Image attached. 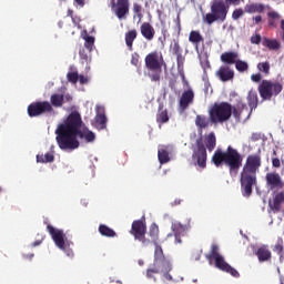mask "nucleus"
Instances as JSON below:
<instances>
[{
    "label": "nucleus",
    "mask_w": 284,
    "mask_h": 284,
    "mask_svg": "<svg viewBox=\"0 0 284 284\" xmlns=\"http://www.w3.org/2000/svg\"><path fill=\"white\" fill-rule=\"evenodd\" d=\"M83 120L78 111H72L63 123L55 129V141L60 150H78L81 143L80 139H84L87 143H92L97 136L90 130L81 131Z\"/></svg>",
    "instance_id": "nucleus-1"
},
{
    "label": "nucleus",
    "mask_w": 284,
    "mask_h": 284,
    "mask_svg": "<svg viewBox=\"0 0 284 284\" xmlns=\"http://www.w3.org/2000/svg\"><path fill=\"white\" fill-rule=\"evenodd\" d=\"M261 165H263L261 151L246 158L240 178L243 196H252V187L256 185V173L261 170Z\"/></svg>",
    "instance_id": "nucleus-2"
},
{
    "label": "nucleus",
    "mask_w": 284,
    "mask_h": 284,
    "mask_svg": "<svg viewBox=\"0 0 284 284\" xmlns=\"http://www.w3.org/2000/svg\"><path fill=\"white\" fill-rule=\"evenodd\" d=\"M211 163H213L215 168H223L224 165L229 169L231 176H236L239 170L243 168V155H241L239 150L229 145L225 151L217 149L211 158Z\"/></svg>",
    "instance_id": "nucleus-3"
},
{
    "label": "nucleus",
    "mask_w": 284,
    "mask_h": 284,
    "mask_svg": "<svg viewBox=\"0 0 284 284\" xmlns=\"http://www.w3.org/2000/svg\"><path fill=\"white\" fill-rule=\"evenodd\" d=\"M144 64L146 70H149V79L154 83L161 81V74H163V65L165 68V60L163 59V53L159 51H152L144 58Z\"/></svg>",
    "instance_id": "nucleus-4"
},
{
    "label": "nucleus",
    "mask_w": 284,
    "mask_h": 284,
    "mask_svg": "<svg viewBox=\"0 0 284 284\" xmlns=\"http://www.w3.org/2000/svg\"><path fill=\"white\" fill-rule=\"evenodd\" d=\"M227 12H230V7L225 3L224 0H213L211 2V12L203 16V22L206 26H212V23H224L227 19Z\"/></svg>",
    "instance_id": "nucleus-5"
},
{
    "label": "nucleus",
    "mask_w": 284,
    "mask_h": 284,
    "mask_svg": "<svg viewBox=\"0 0 284 284\" xmlns=\"http://www.w3.org/2000/svg\"><path fill=\"white\" fill-rule=\"evenodd\" d=\"M209 116L211 123L216 125V123H225L232 118V104L229 102L214 103L209 110Z\"/></svg>",
    "instance_id": "nucleus-6"
},
{
    "label": "nucleus",
    "mask_w": 284,
    "mask_h": 284,
    "mask_svg": "<svg viewBox=\"0 0 284 284\" xmlns=\"http://www.w3.org/2000/svg\"><path fill=\"white\" fill-rule=\"evenodd\" d=\"M206 258L207 261H215V267H217V270H221L222 272H226L227 274H231V276H234V278H239V276H241L239 271H236V268L227 264V262H225L223 256L219 253V245L213 244L211 246V251L206 255Z\"/></svg>",
    "instance_id": "nucleus-7"
},
{
    "label": "nucleus",
    "mask_w": 284,
    "mask_h": 284,
    "mask_svg": "<svg viewBox=\"0 0 284 284\" xmlns=\"http://www.w3.org/2000/svg\"><path fill=\"white\" fill-rule=\"evenodd\" d=\"M257 90L262 101H272L273 97H278L283 92V84L278 81L262 80Z\"/></svg>",
    "instance_id": "nucleus-8"
},
{
    "label": "nucleus",
    "mask_w": 284,
    "mask_h": 284,
    "mask_svg": "<svg viewBox=\"0 0 284 284\" xmlns=\"http://www.w3.org/2000/svg\"><path fill=\"white\" fill-rule=\"evenodd\" d=\"M148 233V224H145V217L142 216L141 220H135L132 222L130 234L134 236L135 241H139L143 247H148L151 241L150 239L145 237Z\"/></svg>",
    "instance_id": "nucleus-9"
},
{
    "label": "nucleus",
    "mask_w": 284,
    "mask_h": 284,
    "mask_svg": "<svg viewBox=\"0 0 284 284\" xmlns=\"http://www.w3.org/2000/svg\"><path fill=\"white\" fill-rule=\"evenodd\" d=\"M192 162L193 165L200 170H205L207 168V149H205L202 139L196 140V149L193 150Z\"/></svg>",
    "instance_id": "nucleus-10"
},
{
    "label": "nucleus",
    "mask_w": 284,
    "mask_h": 284,
    "mask_svg": "<svg viewBox=\"0 0 284 284\" xmlns=\"http://www.w3.org/2000/svg\"><path fill=\"white\" fill-rule=\"evenodd\" d=\"M47 232L50 234L52 241L59 247L67 253V256H74V252L72 250L65 251V233L61 229H55L51 224L47 225Z\"/></svg>",
    "instance_id": "nucleus-11"
},
{
    "label": "nucleus",
    "mask_w": 284,
    "mask_h": 284,
    "mask_svg": "<svg viewBox=\"0 0 284 284\" xmlns=\"http://www.w3.org/2000/svg\"><path fill=\"white\" fill-rule=\"evenodd\" d=\"M27 112L32 119L34 116H41L42 114H51L54 112V108L48 101H38L28 105Z\"/></svg>",
    "instance_id": "nucleus-12"
},
{
    "label": "nucleus",
    "mask_w": 284,
    "mask_h": 284,
    "mask_svg": "<svg viewBox=\"0 0 284 284\" xmlns=\"http://www.w3.org/2000/svg\"><path fill=\"white\" fill-rule=\"evenodd\" d=\"M111 10L120 21L128 19L130 14V0H111Z\"/></svg>",
    "instance_id": "nucleus-13"
},
{
    "label": "nucleus",
    "mask_w": 284,
    "mask_h": 284,
    "mask_svg": "<svg viewBox=\"0 0 284 284\" xmlns=\"http://www.w3.org/2000/svg\"><path fill=\"white\" fill-rule=\"evenodd\" d=\"M82 39L84 40V47L80 48L79 55L82 61H90V53L92 52L94 48V37L89 36L85 33Z\"/></svg>",
    "instance_id": "nucleus-14"
},
{
    "label": "nucleus",
    "mask_w": 284,
    "mask_h": 284,
    "mask_svg": "<svg viewBox=\"0 0 284 284\" xmlns=\"http://www.w3.org/2000/svg\"><path fill=\"white\" fill-rule=\"evenodd\" d=\"M154 244V265L161 266L162 272H170L172 267L170 266V261H168L163 254V247H161V245H159L156 242Z\"/></svg>",
    "instance_id": "nucleus-15"
},
{
    "label": "nucleus",
    "mask_w": 284,
    "mask_h": 284,
    "mask_svg": "<svg viewBox=\"0 0 284 284\" xmlns=\"http://www.w3.org/2000/svg\"><path fill=\"white\" fill-rule=\"evenodd\" d=\"M266 185H268L270 190H283L284 181L281 178V174L277 172H271L266 174Z\"/></svg>",
    "instance_id": "nucleus-16"
},
{
    "label": "nucleus",
    "mask_w": 284,
    "mask_h": 284,
    "mask_svg": "<svg viewBox=\"0 0 284 284\" xmlns=\"http://www.w3.org/2000/svg\"><path fill=\"white\" fill-rule=\"evenodd\" d=\"M174 152V146L171 144H161L158 148V160L161 165H165V163H170V156Z\"/></svg>",
    "instance_id": "nucleus-17"
},
{
    "label": "nucleus",
    "mask_w": 284,
    "mask_h": 284,
    "mask_svg": "<svg viewBox=\"0 0 284 284\" xmlns=\"http://www.w3.org/2000/svg\"><path fill=\"white\" fill-rule=\"evenodd\" d=\"M194 103V91L192 89L185 90L182 92V95L179 100V108L182 112H185Z\"/></svg>",
    "instance_id": "nucleus-18"
},
{
    "label": "nucleus",
    "mask_w": 284,
    "mask_h": 284,
    "mask_svg": "<svg viewBox=\"0 0 284 284\" xmlns=\"http://www.w3.org/2000/svg\"><path fill=\"white\" fill-rule=\"evenodd\" d=\"M268 205L272 212H274L275 214L281 212L284 205V191H275L273 193V201L270 202Z\"/></svg>",
    "instance_id": "nucleus-19"
},
{
    "label": "nucleus",
    "mask_w": 284,
    "mask_h": 284,
    "mask_svg": "<svg viewBox=\"0 0 284 284\" xmlns=\"http://www.w3.org/2000/svg\"><path fill=\"white\" fill-rule=\"evenodd\" d=\"M192 226L190 225V223L187 224H181V222H174L171 225L172 232L175 236V243H182L181 241V236L185 235V232H187V230H190Z\"/></svg>",
    "instance_id": "nucleus-20"
},
{
    "label": "nucleus",
    "mask_w": 284,
    "mask_h": 284,
    "mask_svg": "<svg viewBox=\"0 0 284 284\" xmlns=\"http://www.w3.org/2000/svg\"><path fill=\"white\" fill-rule=\"evenodd\" d=\"M215 75L217 77V79H220V81H223V83H225V82L232 81V79H234V70H232L227 65H222L216 71Z\"/></svg>",
    "instance_id": "nucleus-21"
},
{
    "label": "nucleus",
    "mask_w": 284,
    "mask_h": 284,
    "mask_svg": "<svg viewBox=\"0 0 284 284\" xmlns=\"http://www.w3.org/2000/svg\"><path fill=\"white\" fill-rule=\"evenodd\" d=\"M232 114L234 119L241 120V116H243V114H247V116H250V114H252V111H250L247 104L243 102H237L236 105L232 106Z\"/></svg>",
    "instance_id": "nucleus-22"
},
{
    "label": "nucleus",
    "mask_w": 284,
    "mask_h": 284,
    "mask_svg": "<svg viewBox=\"0 0 284 284\" xmlns=\"http://www.w3.org/2000/svg\"><path fill=\"white\" fill-rule=\"evenodd\" d=\"M140 32L146 41H152L154 39V34H156V31L154 30V27L150 22H144L140 27Z\"/></svg>",
    "instance_id": "nucleus-23"
},
{
    "label": "nucleus",
    "mask_w": 284,
    "mask_h": 284,
    "mask_svg": "<svg viewBox=\"0 0 284 284\" xmlns=\"http://www.w3.org/2000/svg\"><path fill=\"white\" fill-rule=\"evenodd\" d=\"M255 254L260 263H265L272 260V251H270V247L267 245L260 246Z\"/></svg>",
    "instance_id": "nucleus-24"
},
{
    "label": "nucleus",
    "mask_w": 284,
    "mask_h": 284,
    "mask_svg": "<svg viewBox=\"0 0 284 284\" xmlns=\"http://www.w3.org/2000/svg\"><path fill=\"white\" fill-rule=\"evenodd\" d=\"M189 41L194 45L196 52H199V45H201V43H205V39L201 34V31H196V30H192L190 32Z\"/></svg>",
    "instance_id": "nucleus-25"
},
{
    "label": "nucleus",
    "mask_w": 284,
    "mask_h": 284,
    "mask_svg": "<svg viewBox=\"0 0 284 284\" xmlns=\"http://www.w3.org/2000/svg\"><path fill=\"white\" fill-rule=\"evenodd\" d=\"M168 121H170L168 109H165V105H163V102H161L158 108L156 123L163 125V123H168Z\"/></svg>",
    "instance_id": "nucleus-26"
},
{
    "label": "nucleus",
    "mask_w": 284,
    "mask_h": 284,
    "mask_svg": "<svg viewBox=\"0 0 284 284\" xmlns=\"http://www.w3.org/2000/svg\"><path fill=\"white\" fill-rule=\"evenodd\" d=\"M94 125L97 130H105L108 128V118L105 116L104 111H98L94 118Z\"/></svg>",
    "instance_id": "nucleus-27"
},
{
    "label": "nucleus",
    "mask_w": 284,
    "mask_h": 284,
    "mask_svg": "<svg viewBox=\"0 0 284 284\" xmlns=\"http://www.w3.org/2000/svg\"><path fill=\"white\" fill-rule=\"evenodd\" d=\"M236 59H239V53L234 51L224 52L220 57L222 63H226V65H234L236 63Z\"/></svg>",
    "instance_id": "nucleus-28"
},
{
    "label": "nucleus",
    "mask_w": 284,
    "mask_h": 284,
    "mask_svg": "<svg viewBox=\"0 0 284 284\" xmlns=\"http://www.w3.org/2000/svg\"><path fill=\"white\" fill-rule=\"evenodd\" d=\"M136 37H139V32H136V29H132L128 31L124 36V41L128 47V49L132 52L134 50V41L136 40Z\"/></svg>",
    "instance_id": "nucleus-29"
},
{
    "label": "nucleus",
    "mask_w": 284,
    "mask_h": 284,
    "mask_svg": "<svg viewBox=\"0 0 284 284\" xmlns=\"http://www.w3.org/2000/svg\"><path fill=\"white\" fill-rule=\"evenodd\" d=\"M246 99L251 112L258 108V93H256V91L250 90Z\"/></svg>",
    "instance_id": "nucleus-30"
},
{
    "label": "nucleus",
    "mask_w": 284,
    "mask_h": 284,
    "mask_svg": "<svg viewBox=\"0 0 284 284\" xmlns=\"http://www.w3.org/2000/svg\"><path fill=\"white\" fill-rule=\"evenodd\" d=\"M210 123H212V121H210V115L207 118V115H196L195 118V125L199 130H205V128L210 126Z\"/></svg>",
    "instance_id": "nucleus-31"
},
{
    "label": "nucleus",
    "mask_w": 284,
    "mask_h": 284,
    "mask_svg": "<svg viewBox=\"0 0 284 284\" xmlns=\"http://www.w3.org/2000/svg\"><path fill=\"white\" fill-rule=\"evenodd\" d=\"M50 105L52 108H63V103H64V98H63V94L61 93H53L51 97H50Z\"/></svg>",
    "instance_id": "nucleus-32"
},
{
    "label": "nucleus",
    "mask_w": 284,
    "mask_h": 284,
    "mask_svg": "<svg viewBox=\"0 0 284 284\" xmlns=\"http://www.w3.org/2000/svg\"><path fill=\"white\" fill-rule=\"evenodd\" d=\"M99 233L106 239H114L116 236V232L105 224L99 225Z\"/></svg>",
    "instance_id": "nucleus-33"
},
{
    "label": "nucleus",
    "mask_w": 284,
    "mask_h": 284,
    "mask_svg": "<svg viewBox=\"0 0 284 284\" xmlns=\"http://www.w3.org/2000/svg\"><path fill=\"white\" fill-rule=\"evenodd\" d=\"M267 21L270 28H276V26H278V21H281V14L276 11H270L267 13Z\"/></svg>",
    "instance_id": "nucleus-34"
},
{
    "label": "nucleus",
    "mask_w": 284,
    "mask_h": 284,
    "mask_svg": "<svg viewBox=\"0 0 284 284\" xmlns=\"http://www.w3.org/2000/svg\"><path fill=\"white\" fill-rule=\"evenodd\" d=\"M263 10H265V6L261 3H251L244 7V12H247L248 14H254L255 12H263Z\"/></svg>",
    "instance_id": "nucleus-35"
},
{
    "label": "nucleus",
    "mask_w": 284,
    "mask_h": 284,
    "mask_svg": "<svg viewBox=\"0 0 284 284\" xmlns=\"http://www.w3.org/2000/svg\"><path fill=\"white\" fill-rule=\"evenodd\" d=\"M175 57H176L178 72L179 74H181L182 79H185V70H184L185 55H183V53H180Z\"/></svg>",
    "instance_id": "nucleus-36"
},
{
    "label": "nucleus",
    "mask_w": 284,
    "mask_h": 284,
    "mask_svg": "<svg viewBox=\"0 0 284 284\" xmlns=\"http://www.w3.org/2000/svg\"><path fill=\"white\" fill-rule=\"evenodd\" d=\"M263 45L265 48H268V50H280L281 49V42L278 40L264 38Z\"/></svg>",
    "instance_id": "nucleus-37"
},
{
    "label": "nucleus",
    "mask_w": 284,
    "mask_h": 284,
    "mask_svg": "<svg viewBox=\"0 0 284 284\" xmlns=\"http://www.w3.org/2000/svg\"><path fill=\"white\" fill-rule=\"evenodd\" d=\"M205 145H206V149L209 150V152H212L214 150V148H216V135H214V133H210L206 136Z\"/></svg>",
    "instance_id": "nucleus-38"
},
{
    "label": "nucleus",
    "mask_w": 284,
    "mask_h": 284,
    "mask_svg": "<svg viewBox=\"0 0 284 284\" xmlns=\"http://www.w3.org/2000/svg\"><path fill=\"white\" fill-rule=\"evenodd\" d=\"M54 161V154L52 153H45L43 154H38L37 155V163H52Z\"/></svg>",
    "instance_id": "nucleus-39"
},
{
    "label": "nucleus",
    "mask_w": 284,
    "mask_h": 284,
    "mask_svg": "<svg viewBox=\"0 0 284 284\" xmlns=\"http://www.w3.org/2000/svg\"><path fill=\"white\" fill-rule=\"evenodd\" d=\"M149 236L152 239L154 243L159 241V225L156 223H152L149 229Z\"/></svg>",
    "instance_id": "nucleus-40"
},
{
    "label": "nucleus",
    "mask_w": 284,
    "mask_h": 284,
    "mask_svg": "<svg viewBox=\"0 0 284 284\" xmlns=\"http://www.w3.org/2000/svg\"><path fill=\"white\" fill-rule=\"evenodd\" d=\"M273 252L280 255V263H283L284 261V246L283 241L277 242L275 246L273 247Z\"/></svg>",
    "instance_id": "nucleus-41"
},
{
    "label": "nucleus",
    "mask_w": 284,
    "mask_h": 284,
    "mask_svg": "<svg viewBox=\"0 0 284 284\" xmlns=\"http://www.w3.org/2000/svg\"><path fill=\"white\" fill-rule=\"evenodd\" d=\"M234 64H235V69L237 70V72H247V70L250 68L247 62H245L243 60H236Z\"/></svg>",
    "instance_id": "nucleus-42"
},
{
    "label": "nucleus",
    "mask_w": 284,
    "mask_h": 284,
    "mask_svg": "<svg viewBox=\"0 0 284 284\" xmlns=\"http://www.w3.org/2000/svg\"><path fill=\"white\" fill-rule=\"evenodd\" d=\"M257 70L260 72H263V74H265L267 77V74H270V63L266 61V62H260L257 64Z\"/></svg>",
    "instance_id": "nucleus-43"
},
{
    "label": "nucleus",
    "mask_w": 284,
    "mask_h": 284,
    "mask_svg": "<svg viewBox=\"0 0 284 284\" xmlns=\"http://www.w3.org/2000/svg\"><path fill=\"white\" fill-rule=\"evenodd\" d=\"M67 80L69 83L77 84L79 82V73L78 72H69L67 74Z\"/></svg>",
    "instance_id": "nucleus-44"
},
{
    "label": "nucleus",
    "mask_w": 284,
    "mask_h": 284,
    "mask_svg": "<svg viewBox=\"0 0 284 284\" xmlns=\"http://www.w3.org/2000/svg\"><path fill=\"white\" fill-rule=\"evenodd\" d=\"M173 54L179 55L182 54L183 50L181 49V44H179L178 40L173 41V44H171Z\"/></svg>",
    "instance_id": "nucleus-45"
},
{
    "label": "nucleus",
    "mask_w": 284,
    "mask_h": 284,
    "mask_svg": "<svg viewBox=\"0 0 284 284\" xmlns=\"http://www.w3.org/2000/svg\"><path fill=\"white\" fill-rule=\"evenodd\" d=\"M142 10L143 8L141 7V4L139 3L133 4V12L139 17V19L143 17V13H141Z\"/></svg>",
    "instance_id": "nucleus-46"
},
{
    "label": "nucleus",
    "mask_w": 284,
    "mask_h": 284,
    "mask_svg": "<svg viewBox=\"0 0 284 284\" xmlns=\"http://www.w3.org/2000/svg\"><path fill=\"white\" fill-rule=\"evenodd\" d=\"M242 14H243V9H235L232 13V20L239 21V19H241Z\"/></svg>",
    "instance_id": "nucleus-47"
},
{
    "label": "nucleus",
    "mask_w": 284,
    "mask_h": 284,
    "mask_svg": "<svg viewBox=\"0 0 284 284\" xmlns=\"http://www.w3.org/2000/svg\"><path fill=\"white\" fill-rule=\"evenodd\" d=\"M141 57L139 55V53L134 52L131 54V65H134L135 68L139 67V59Z\"/></svg>",
    "instance_id": "nucleus-48"
},
{
    "label": "nucleus",
    "mask_w": 284,
    "mask_h": 284,
    "mask_svg": "<svg viewBox=\"0 0 284 284\" xmlns=\"http://www.w3.org/2000/svg\"><path fill=\"white\" fill-rule=\"evenodd\" d=\"M159 268H148L146 270V278H154V274H159Z\"/></svg>",
    "instance_id": "nucleus-49"
},
{
    "label": "nucleus",
    "mask_w": 284,
    "mask_h": 284,
    "mask_svg": "<svg viewBox=\"0 0 284 284\" xmlns=\"http://www.w3.org/2000/svg\"><path fill=\"white\" fill-rule=\"evenodd\" d=\"M261 41H263V38L261 37V34H255L251 37V43L255 45H258Z\"/></svg>",
    "instance_id": "nucleus-50"
},
{
    "label": "nucleus",
    "mask_w": 284,
    "mask_h": 284,
    "mask_svg": "<svg viewBox=\"0 0 284 284\" xmlns=\"http://www.w3.org/2000/svg\"><path fill=\"white\" fill-rule=\"evenodd\" d=\"M263 79V75L261 73H255L251 75V81L254 83H261V80Z\"/></svg>",
    "instance_id": "nucleus-51"
},
{
    "label": "nucleus",
    "mask_w": 284,
    "mask_h": 284,
    "mask_svg": "<svg viewBox=\"0 0 284 284\" xmlns=\"http://www.w3.org/2000/svg\"><path fill=\"white\" fill-rule=\"evenodd\" d=\"M242 0H224V3L230 8V6H241Z\"/></svg>",
    "instance_id": "nucleus-52"
},
{
    "label": "nucleus",
    "mask_w": 284,
    "mask_h": 284,
    "mask_svg": "<svg viewBox=\"0 0 284 284\" xmlns=\"http://www.w3.org/2000/svg\"><path fill=\"white\" fill-rule=\"evenodd\" d=\"M175 32L176 34H181V18L178 17L175 20Z\"/></svg>",
    "instance_id": "nucleus-53"
},
{
    "label": "nucleus",
    "mask_w": 284,
    "mask_h": 284,
    "mask_svg": "<svg viewBox=\"0 0 284 284\" xmlns=\"http://www.w3.org/2000/svg\"><path fill=\"white\" fill-rule=\"evenodd\" d=\"M272 165H273V168H281V159L273 158Z\"/></svg>",
    "instance_id": "nucleus-54"
},
{
    "label": "nucleus",
    "mask_w": 284,
    "mask_h": 284,
    "mask_svg": "<svg viewBox=\"0 0 284 284\" xmlns=\"http://www.w3.org/2000/svg\"><path fill=\"white\" fill-rule=\"evenodd\" d=\"M78 81L83 85L88 83V78H85V75H78Z\"/></svg>",
    "instance_id": "nucleus-55"
},
{
    "label": "nucleus",
    "mask_w": 284,
    "mask_h": 284,
    "mask_svg": "<svg viewBox=\"0 0 284 284\" xmlns=\"http://www.w3.org/2000/svg\"><path fill=\"white\" fill-rule=\"evenodd\" d=\"M64 103H72V95L70 93L63 95Z\"/></svg>",
    "instance_id": "nucleus-56"
},
{
    "label": "nucleus",
    "mask_w": 284,
    "mask_h": 284,
    "mask_svg": "<svg viewBox=\"0 0 284 284\" xmlns=\"http://www.w3.org/2000/svg\"><path fill=\"white\" fill-rule=\"evenodd\" d=\"M253 20L255 21V23H261V21H263V17L256 16L253 18Z\"/></svg>",
    "instance_id": "nucleus-57"
},
{
    "label": "nucleus",
    "mask_w": 284,
    "mask_h": 284,
    "mask_svg": "<svg viewBox=\"0 0 284 284\" xmlns=\"http://www.w3.org/2000/svg\"><path fill=\"white\" fill-rule=\"evenodd\" d=\"M75 3H78V6H81V8H83V6H85V1L84 0H74Z\"/></svg>",
    "instance_id": "nucleus-58"
},
{
    "label": "nucleus",
    "mask_w": 284,
    "mask_h": 284,
    "mask_svg": "<svg viewBox=\"0 0 284 284\" xmlns=\"http://www.w3.org/2000/svg\"><path fill=\"white\" fill-rule=\"evenodd\" d=\"M39 245H41V241H36V242L33 243V247H37V246H39Z\"/></svg>",
    "instance_id": "nucleus-59"
},
{
    "label": "nucleus",
    "mask_w": 284,
    "mask_h": 284,
    "mask_svg": "<svg viewBox=\"0 0 284 284\" xmlns=\"http://www.w3.org/2000/svg\"><path fill=\"white\" fill-rule=\"evenodd\" d=\"M26 258H30V260H32V258H34V254L26 255Z\"/></svg>",
    "instance_id": "nucleus-60"
},
{
    "label": "nucleus",
    "mask_w": 284,
    "mask_h": 284,
    "mask_svg": "<svg viewBox=\"0 0 284 284\" xmlns=\"http://www.w3.org/2000/svg\"><path fill=\"white\" fill-rule=\"evenodd\" d=\"M281 30L284 32V20H281Z\"/></svg>",
    "instance_id": "nucleus-61"
},
{
    "label": "nucleus",
    "mask_w": 284,
    "mask_h": 284,
    "mask_svg": "<svg viewBox=\"0 0 284 284\" xmlns=\"http://www.w3.org/2000/svg\"><path fill=\"white\" fill-rule=\"evenodd\" d=\"M276 154H277L276 150H273V156H276Z\"/></svg>",
    "instance_id": "nucleus-62"
},
{
    "label": "nucleus",
    "mask_w": 284,
    "mask_h": 284,
    "mask_svg": "<svg viewBox=\"0 0 284 284\" xmlns=\"http://www.w3.org/2000/svg\"><path fill=\"white\" fill-rule=\"evenodd\" d=\"M166 30L162 31L163 34H165Z\"/></svg>",
    "instance_id": "nucleus-63"
},
{
    "label": "nucleus",
    "mask_w": 284,
    "mask_h": 284,
    "mask_svg": "<svg viewBox=\"0 0 284 284\" xmlns=\"http://www.w3.org/2000/svg\"><path fill=\"white\" fill-rule=\"evenodd\" d=\"M0 192H1V187H0Z\"/></svg>",
    "instance_id": "nucleus-64"
}]
</instances>
